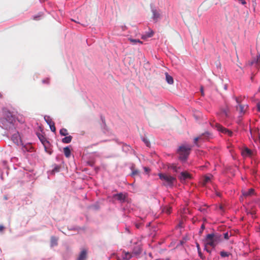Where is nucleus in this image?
Wrapping results in <instances>:
<instances>
[{
    "mask_svg": "<svg viewBox=\"0 0 260 260\" xmlns=\"http://www.w3.org/2000/svg\"><path fill=\"white\" fill-rule=\"evenodd\" d=\"M50 129L53 132H55L56 131V128L55 126V123H53L51 125H49Z\"/></svg>",
    "mask_w": 260,
    "mask_h": 260,
    "instance_id": "2f4dec72",
    "label": "nucleus"
},
{
    "mask_svg": "<svg viewBox=\"0 0 260 260\" xmlns=\"http://www.w3.org/2000/svg\"><path fill=\"white\" fill-rule=\"evenodd\" d=\"M51 246L56 245L57 244V239L55 237H52L51 238Z\"/></svg>",
    "mask_w": 260,
    "mask_h": 260,
    "instance_id": "cd10ccee",
    "label": "nucleus"
},
{
    "mask_svg": "<svg viewBox=\"0 0 260 260\" xmlns=\"http://www.w3.org/2000/svg\"><path fill=\"white\" fill-rule=\"evenodd\" d=\"M3 113L8 120H11L12 118V114L6 109H3Z\"/></svg>",
    "mask_w": 260,
    "mask_h": 260,
    "instance_id": "a211bd4d",
    "label": "nucleus"
},
{
    "mask_svg": "<svg viewBox=\"0 0 260 260\" xmlns=\"http://www.w3.org/2000/svg\"><path fill=\"white\" fill-rule=\"evenodd\" d=\"M201 92L202 95L203 96L204 95V91H203V87L202 86L201 87Z\"/></svg>",
    "mask_w": 260,
    "mask_h": 260,
    "instance_id": "37998d69",
    "label": "nucleus"
},
{
    "mask_svg": "<svg viewBox=\"0 0 260 260\" xmlns=\"http://www.w3.org/2000/svg\"><path fill=\"white\" fill-rule=\"evenodd\" d=\"M228 112H229V110L228 109H224V110H222V114L226 117L228 116Z\"/></svg>",
    "mask_w": 260,
    "mask_h": 260,
    "instance_id": "72a5a7b5",
    "label": "nucleus"
},
{
    "mask_svg": "<svg viewBox=\"0 0 260 260\" xmlns=\"http://www.w3.org/2000/svg\"><path fill=\"white\" fill-rule=\"evenodd\" d=\"M60 167L58 166H56L52 170L53 173L58 172L60 171Z\"/></svg>",
    "mask_w": 260,
    "mask_h": 260,
    "instance_id": "7c9ffc66",
    "label": "nucleus"
},
{
    "mask_svg": "<svg viewBox=\"0 0 260 260\" xmlns=\"http://www.w3.org/2000/svg\"><path fill=\"white\" fill-rule=\"evenodd\" d=\"M143 141L145 142V143L147 146H149L150 145V142H148L147 140L144 139Z\"/></svg>",
    "mask_w": 260,
    "mask_h": 260,
    "instance_id": "4c0bfd02",
    "label": "nucleus"
},
{
    "mask_svg": "<svg viewBox=\"0 0 260 260\" xmlns=\"http://www.w3.org/2000/svg\"><path fill=\"white\" fill-rule=\"evenodd\" d=\"M2 98V94L0 93V98Z\"/></svg>",
    "mask_w": 260,
    "mask_h": 260,
    "instance_id": "de8ad7c7",
    "label": "nucleus"
},
{
    "mask_svg": "<svg viewBox=\"0 0 260 260\" xmlns=\"http://www.w3.org/2000/svg\"><path fill=\"white\" fill-rule=\"evenodd\" d=\"M132 257V253H131L128 252L123 251L122 257L124 260H129L130 258Z\"/></svg>",
    "mask_w": 260,
    "mask_h": 260,
    "instance_id": "6ab92c4d",
    "label": "nucleus"
},
{
    "mask_svg": "<svg viewBox=\"0 0 260 260\" xmlns=\"http://www.w3.org/2000/svg\"><path fill=\"white\" fill-rule=\"evenodd\" d=\"M59 133L60 135L63 136H67V135H68V132L67 129L64 128H62L60 130Z\"/></svg>",
    "mask_w": 260,
    "mask_h": 260,
    "instance_id": "bb28decb",
    "label": "nucleus"
},
{
    "mask_svg": "<svg viewBox=\"0 0 260 260\" xmlns=\"http://www.w3.org/2000/svg\"><path fill=\"white\" fill-rule=\"evenodd\" d=\"M212 177V175L211 174L204 176L202 183L203 185H205L206 184L210 182Z\"/></svg>",
    "mask_w": 260,
    "mask_h": 260,
    "instance_id": "2eb2a0df",
    "label": "nucleus"
},
{
    "mask_svg": "<svg viewBox=\"0 0 260 260\" xmlns=\"http://www.w3.org/2000/svg\"><path fill=\"white\" fill-rule=\"evenodd\" d=\"M190 175L187 172H182L180 174V176H179V179L180 180H185L186 179L190 178Z\"/></svg>",
    "mask_w": 260,
    "mask_h": 260,
    "instance_id": "f8f14e48",
    "label": "nucleus"
},
{
    "mask_svg": "<svg viewBox=\"0 0 260 260\" xmlns=\"http://www.w3.org/2000/svg\"><path fill=\"white\" fill-rule=\"evenodd\" d=\"M191 148L192 146L188 145L180 146L178 149L179 158L181 160H185L189 154Z\"/></svg>",
    "mask_w": 260,
    "mask_h": 260,
    "instance_id": "7ed1b4c3",
    "label": "nucleus"
},
{
    "mask_svg": "<svg viewBox=\"0 0 260 260\" xmlns=\"http://www.w3.org/2000/svg\"><path fill=\"white\" fill-rule=\"evenodd\" d=\"M4 229V226L2 225H0V232H2Z\"/></svg>",
    "mask_w": 260,
    "mask_h": 260,
    "instance_id": "c03bdc74",
    "label": "nucleus"
},
{
    "mask_svg": "<svg viewBox=\"0 0 260 260\" xmlns=\"http://www.w3.org/2000/svg\"><path fill=\"white\" fill-rule=\"evenodd\" d=\"M210 134L208 132L205 133L202 135H200L198 137H196L194 139V142L196 145H198V141L199 140H207L209 139Z\"/></svg>",
    "mask_w": 260,
    "mask_h": 260,
    "instance_id": "423d86ee",
    "label": "nucleus"
},
{
    "mask_svg": "<svg viewBox=\"0 0 260 260\" xmlns=\"http://www.w3.org/2000/svg\"><path fill=\"white\" fill-rule=\"evenodd\" d=\"M239 3L242 4V5H245L246 4L245 0H238Z\"/></svg>",
    "mask_w": 260,
    "mask_h": 260,
    "instance_id": "e433bc0d",
    "label": "nucleus"
},
{
    "mask_svg": "<svg viewBox=\"0 0 260 260\" xmlns=\"http://www.w3.org/2000/svg\"><path fill=\"white\" fill-rule=\"evenodd\" d=\"M247 108V106L246 105H239L236 107L237 110L239 111L240 114L241 115L244 114Z\"/></svg>",
    "mask_w": 260,
    "mask_h": 260,
    "instance_id": "9b49d317",
    "label": "nucleus"
},
{
    "mask_svg": "<svg viewBox=\"0 0 260 260\" xmlns=\"http://www.w3.org/2000/svg\"><path fill=\"white\" fill-rule=\"evenodd\" d=\"M153 32L152 31H151V32L148 33V34L143 36L142 37V39H145L147 38H150L153 36Z\"/></svg>",
    "mask_w": 260,
    "mask_h": 260,
    "instance_id": "c756f323",
    "label": "nucleus"
},
{
    "mask_svg": "<svg viewBox=\"0 0 260 260\" xmlns=\"http://www.w3.org/2000/svg\"><path fill=\"white\" fill-rule=\"evenodd\" d=\"M257 111L258 112H260V102H258L257 104Z\"/></svg>",
    "mask_w": 260,
    "mask_h": 260,
    "instance_id": "ea45409f",
    "label": "nucleus"
},
{
    "mask_svg": "<svg viewBox=\"0 0 260 260\" xmlns=\"http://www.w3.org/2000/svg\"><path fill=\"white\" fill-rule=\"evenodd\" d=\"M198 253H199V256H200L201 258H203V254H202V252H201V250H200V251H198Z\"/></svg>",
    "mask_w": 260,
    "mask_h": 260,
    "instance_id": "58836bf2",
    "label": "nucleus"
},
{
    "mask_svg": "<svg viewBox=\"0 0 260 260\" xmlns=\"http://www.w3.org/2000/svg\"><path fill=\"white\" fill-rule=\"evenodd\" d=\"M171 211H172V208L171 207L166 206L164 208L163 212L168 214H170L171 213Z\"/></svg>",
    "mask_w": 260,
    "mask_h": 260,
    "instance_id": "a878e982",
    "label": "nucleus"
},
{
    "mask_svg": "<svg viewBox=\"0 0 260 260\" xmlns=\"http://www.w3.org/2000/svg\"><path fill=\"white\" fill-rule=\"evenodd\" d=\"M252 154V151L247 147L245 148L242 151V155L245 156H251Z\"/></svg>",
    "mask_w": 260,
    "mask_h": 260,
    "instance_id": "dca6fc26",
    "label": "nucleus"
},
{
    "mask_svg": "<svg viewBox=\"0 0 260 260\" xmlns=\"http://www.w3.org/2000/svg\"><path fill=\"white\" fill-rule=\"evenodd\" d=\"M216 127L218 131L221 132V133H223L224 134H226L227 135H228L229 136H231L232 135L233 133L231 131L223 127L219 124L216 123Z\"/></svg>",
    "mask_w": 260,
    "mask_h": 260,
    "instance_id": "0eeeda50",
    "label": "nucleus"
},
{
    "mask_svg": "<svg viewBox=\"0 0 260 260\" xmlns=\"http://www.w3.org/2000/svg\"><path fill=\"white\" fill-rule=\"evenodd\" d=\"M129 41L132 42V43H133L134 44L138 42V43H142V42L141 41H140L139 40H135V39H129Z\"/></svg>",
    "mask_w": 260,
    "mask_h": 260,
    "instance_id": "473e14b6",
    "label": "nucleus"
},
{
    "mask_svg": "<svg viewBox=\"0 0 260 260\" xmlns=\"http://www.w3.org/2000/svg\"><path fill=\"white\" fill-rule=\"evenodd\" d=\"M224 238L225 239L228 240L229 239L230 236L229 235L228 233H225L223 234Z\"/></svg>",
    "mask_w": 260,
    "mask_h": 260,
    "instance_id": "c9c22d12",
    "label": "nucleus"
},
{
    "mask_svg": "<svg viewBox=\"0 0 260 260\" xmlns=\"http://www.w3.org/2000/svg\"><path fill=\"white\" fill-rule=\"evenodd\" d=\"M221 235L217 233L215 234H209L206 236V239L204 242L205 249L208 252L210 253L207 246L209 245L213 248H215V246L219 243L222 240Z\"/></svg>",
    "mask_w": 260,
    "mask_h": 260,
    "instance_id": "f257e3e1",
    "label": "nucleus"
},
{
    "mask_svg": "<svg viewBox=\"0 0 260 260\" xmlns=\"http://www.w3.org/2000/svg\"><path fill=\"white\" fill-rule=\"evenodd\" d=\"M63 152L67 157H69L71 155V150L69 147H66L63 148Z\"/></svg>",
    "mask_w": 260,
    "mask_h": 260,
    "instance_id": "4be33fe9",
    "label": "nucleus"
},
{
    "mask_svg": "<svg viewBox=\"0 0 260 260\" xmlns=\"http://www.w3.org/2000/svg\"><path fill=\"white\" fill-rule=\"evenodd\" d=\"M165 75H166V80L167 82L170 84H172L174 82V80H173V77L171 76H170L168 73H166Z\"/></svg>",
    "mask_w": 260,
    "mask_h": 260,
    "instance_id": "f3484780",
    "label": "nucleus"
},
{
    "mask_svg": "<svg viewBox=\"0 0 260 260\" xmlns=\"http://www.w3.org/2000/svg\"><path fill=\"white\" fill-rule=\"evenodd\" d=\"M49 82H50V79L48 78H47L42 80V83H43L48 84H49Z\"/></svg>",
    "mask_w": 260,
    "mask_h": 260,
    "instance_id": "f704fd0d",
    "label": "nucleus"
},
{
    "mask_svg": "<svg viewBox=\"0 0 260 260\" xmlns=\"http://www.w3.org/2000/svg\"><path fill=\"white\" fill-rule=\"evenodd\" d=\"M144 170L145 171V172H149L150 171V169L148 168H147V167H144Z\"/></svg>",
    "mask_w": 260,
    "mask_h": 260,
    "instance_id": "a18cd8bd",
    "label": "nucleus"
},
{
    "mask_svg": "<svg viewBox=\"0 0 260 260\" xmlns=\"http://www.w3.org/2000/svg\"><path fill=\"white\" fill-rule=\"evenodd\" d=\"M204 228H205L204 225V224H202V226H201V228H202V229H204Z\"/></svg>",
    "mask_w": 260,
    "mask_h": 260,
    "instance_id": "49530a36",
    "label": "nucleus"
},
{
    "mask_svg": "<svg viewBox=\"0 0 260 260\" xmlns=\"http://www.w3.org/2000/svg\"><path fill=\"white\" fill-rule=\"evenodd\" d=\"M168 168L172 170L173 172L178 173L181 171V168L180 166H178L176 164H169L168 165Z\"/></svg>",
    "mask_w": 260,
    "mask_h": 260,
    "instance_id": "6e6552de",
    "label": "nucleus"
},
{
    "mask_svg": "<svg viewBox=\"0 0 260 260\" xmlns=\"http://www.w3.org/2000/svg\"><path fill=\"white\" fill-rule=\"evenodd\" d=\"M132 172L131 176L132 177H135L136 176H140V172L138 170H135L133 167H132Z\"/></svg>",
    "mask_w": 260,
    "mask_h": 260,
    "instance_id": "b1692460",
    "label": "nucleus"
},
{
    "mask_svg": "<svg viewBox=\"0 0 260 260\" xmlns=\"http://www.w3.org/2000/svg\"><path fill=\"white\" fill-rule=\"evenodd\" d=\"M12 140L17 145H19L21 142V140L20 135L18 132H15L12 135Z\"/></svg>",
    "mask_w": 260,
    "mask_h": 260,
    "instance_id": "1a4fd4ad",
    "label": "nucleus"
},
{
    "mask_svg": "<svg viewBox=\"0 0 260 260\" xmlns=\"http://www.w3.org/2000/svg\"><path fill=\"white\" fill-rule=\"evenodd\" d=\"M158 176L162 181V184L166 186L172 187L176 182V178L169 174L159 173Z\"/></svg>",
    "mask_w": 260,
    "mask_h": 260,
    "instance_id": "f03ea898",
    "label": "nucleus"
},
{
    "mask_svg": "<svg viewBox=\"0 0 260 260\" xmlns=\"http://www.w3.org/2000/svg\"><path fill=\"white\" fill-rule=\"evenodd\" d=\"M87 255V250L85 249H83L81 250L78 260H86Z\"/></svg>",
    "mask_w": 260,
    "mask_h": 260,
    "instance_id": "9d476101",
    "label": "nucleus"
},
{
    "mask_svg": "<svg viewBox=\"0 0 260 260\" xmlns=\"http://www.w3.org/2000/svg\"><path fill=\"white\" fill-rule=\"evenodd\" d=\"M44 119L49 125H50L52 123H54L52 121V119L48 116H45L44 117Z\"/></svg>",
    "mask_w": 260,
    "mask_h": 260,
    "instance_id": "393cba45",
    "label": "nucleus"
},
{
    "mask_svg": "<svg viewBox=\"0 0 260 260\" xmlns=\"http://www.w3.org/2000/svg\"><path fill=\"white\" fill-rule=\"evenodd\" d=\"M38 138L39 139H40V140L41 141V142H42V143L43 144L44 148H45V151L48 152V153H49L50 154H51V152H49L48 150H47V148L49 146V142L46 140V138L41 135V134H39L38 135Z\"/></svg>",
    "mask_w": 260,
    "mask_h": 260,
    "instance_id": "20e7f679",
    "label": "nucleus"
},
{
    "mask_svg": "<svg viewBox=\"0 0 260 260\" xmlns=\"http://www.w3.org/2000/svg\"><path fill=\"white\" fill-rule=\"evenodd\" d=\"M72 138L73 137L71 136H67L62 139V142L66 144L70 143Z\"/></svg>",
    "mask_w": 260,
    "mask_h": 260,
    "instance_id": "412c9836",
    "label": "nucleus"
},
{
    "mask_svg": "<svg viewBox=\"0 0 260 260\" xmlns=\"http://www.w3.org/2000/svg\"><path fill=\"white\" fill-rule=\"evenodd\" d=\"M235 100H236V102H237V104H238V106H239V105H240V101L239 99L238 98H235Z\"/></svg>",
    "mask_w": 260,
    "mask_h": 260,
    "instance_id": "a19ab883",
    "label": "nucleus"
},
{
    "mask_svg": "<svg viewBox=\"0 0 260 260\" xmlns=\"http://www.w3.org/2000/svg\"><path fill=\"white\" fill-rule=\"evenodd\" d=\"M153 19L156 22L160 18V14L156 10H152Z\"/></svg>",
    "mask_w": 260,
    "mask_h": 260,
    "instance_id": "aec40b11",
    "label": "nucleus"
},
{
    "mask_svg": "<svg viewBox=\"0 0 260 260\" xmlns=\"http://www.w3.org/2000/svg\"><path fill=\"white\" fill-rule=\"evenodd\" d=\"M247 65L249 66H254L255 68H258L260 66V55H257L256 58H253L252 60L248 62Z\"/></svg>",
    "mask_w": 260,
    "mask_h": 260,
    "instance_id": "39448f33",
    "label": "nucleus"
},
{
    "mask_svg": "<svg viewBox=\"0 0 260 260\" xmlns=\"http://www.w3.org/2000/svg\"><path fill=\"white\" fill-rule=\"evenodd\" d=\"M114 198L116 199L117 200L123 202L124 201L125 196L122 193H119L114 195Z\"/></svg>",
    "mask_w": 260,
    "mask_h": 260,
    "instance_id": "4468645a",
    "label": "nucleus"
},
{
    "mask_svg": "<svg viewBox=\"0 0 260 260\" xmlns=\"http://www.w3.org/2000/svg\"><path fill=\"white\" fill-rule=\"evenodd\" d=\"M141 249L139 247H136L134 249L132 255H138L141 253Z\"/></svg>",
    "mask_w": 260,
    "mask_h": 260,
    "instance_id": "5701e85b",
    "label": "nucleus"
},
{
    "mask_svg": "<svg viewBox=\"0 0 260 260\" xmlns=\"http://www.w3.org/2000/svg\"><path fill=\"white\" fill-rule=\"evenodd\" d=\"M254 190L253 188H250L248 190L242 191V194L245 197H249L254 194Z\"/></svg>",
    "mask_w": 260,
    "mask_h": 260,
    "instance_id": "ddd939ff",
    "label": "nucleus"
},
{
    "mask_svg": "<svg viewBox=\"0 0 260 260\" xmlns=\"http://www.w3.org/2000/svg\"><path fill=\"white\" fill-rule=\"evenodd\" d=\"M196 246H197V249H198V251H200L201 250V248L200 247V245L198 243H196Z\"/></svg>",
    "mask_w": 260,
    "mask_h": 260,
    "instance_id": "79ce46f5",
    "label": "nucleus"
},
{
    "mask_svg": "<svg viewBox=\"0 0 260 260\" xmlns=\"http://www.w3.org/2000/svg\"><path fill=\"white\" fill-rule=\"evenodd\" d=\"M230 254L231 253L230 252H225L224 251H221L220 252V255L222 257H228Z\"/></svg>",
    "mask_w": 260,
    "mask_h": 260,
    "instance_id": "c85d7f7f",
    "label": "nucleus"
}]
</instances>
